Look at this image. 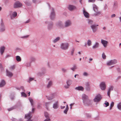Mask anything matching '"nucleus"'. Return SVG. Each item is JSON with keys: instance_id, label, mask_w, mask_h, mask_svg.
Instances as JSON below:
<instances>
[{"instance_id": "nucleus-34", "label": "nucleus", "mask_w": 121, "mask_h": 121, "mask_svg": "<svg viewBox=\"0 0 121 121\" xmlns=\"http://www.w3.org/2000/svg\"><path fill=\"white\" fill-rule=\"evenodd\" d=\"M87 44L89 46L91 45V41L90 40H88L87 41Z\"/></svg>"}, {"instance_id": "nucleus-58", "label": "nucleus", "mask_w": 121, "mask_h": 121, "mask_svg": "<svg viewBox=\"0 0 121 121\" xmlns=\"http://www.w3.org/2000/svg\"><path fill=\"white\" fill-rule=\"evenodd\" d=\"M66 109H69V107L68 105L67 104L66 105Z\"/></svg>"}, {"instance_id": "nucleus-51", "label": "nucleus", "mask_w": 121, "mask_h": 121, "mask_svg": "<svg viewBox=\"0 0 121 121\" xmlns=\"http://www.w3.org/2000/svg\"><path fill=\"white\" fill-rule=\"evenodd\" d=\"M95 0H89V2H95Z\"/></svg>"}, {"instance_id": "nucleus-55", "label": "nucleus", "mask_w": 121, "mask_h": 121, "mask_svg": "<svg viewBox=\"0 0 121 121\" xmlns=\"http://www.w3.org/2000/svg\"><path fill=\"white\" fill-rule=\"evenodd\" d=\"M60 107H61V109H63L65 107V106H60Z\"/></svg>"}, {"instance_id": "nucleus-48", "label": "nucleus", "mask_w": 121, "mask_h": 121, "mask_svg": "<svg viewBox=\"0 0 121 121\" xmlns=\"http://www.w3.org/2000/svg\"><path fill=\"white\" fill-rule=\"evenodd\" d=\"M76 69V66H74L73 68H71V69L73 70L74 71V70Z\"/></svg>"}, {"instance_id": "nucleus-18", "label": "nucleus", "mask_w": 121, "mask_h": 121, "mask_svg": "<svg viewBox=\"0 0 121 121\" xmlns=\"http://www.w3.org/2000/svg\"><path fill=\"white\" fill-rule=\"evenodd\" d=\"M75 89L76 90H80L81 91H83L84 90L83 88L81 86H78V87H76L75 88Z\"/></svg>"}, {"instance_id": "nucleus-6", "label": "nucleus", "mask_w": 121, "mask_h": 121, "mask_svg": "<svg viewBox=\"0 0 121 121\" xmlns=\"http://www.w3.org/2000/svg\"><path fill=\"white\" fill-rule=\"evenodd\" d=\"M100 87L101 89L102 90H105L106 87L105 83L104 82H101L100 85Z\"/></svg>"}, {"instance_id": "nucleus-30", "label": "nucleus", "mask_w": 121, "mask_h": 121, "mask_svg": "<svg viewBox=\"0 0 121 121\" xmlns=\"http://www.w3.org/2000/svg\"><path fill=\"white\" fill-rule=\"evenodd\" d=\"M52 84V82L50 81L49 82L48 84L47 85V87L49 88L51 86Z\"/></svg>"}, {"instance_id": "nucleus-41", "label": "nucleus", "mask_w": 121, "mask_h": 121, "mask_svg": "<svg viewBox=\"0 0 121 121\" xmlns=\"http://www.w3.org/2000/svg\"><path fill=\"white\" fill-rule=\"evenodd\" d=\"M58 25L60 27H61L62 25L61 22H59L58 24Z\"/></svg>"}, {"instance_id": "nucleus-20", "label": "nucleus", "mask_w": 121, "mask_h": 121, "mask_svg": "<svg viewBox=\"0 0 121 121\" xmlns=\"http://www.w3.org/2000/svg\"><path fill=\"white\" fill-rule=\"evenodd\" d=\"M71 24V22L69 20H68L66 22L65 26L66 27H67L70 25Z\"/></svg>"}, {"instance_id": "nucleus-40", "label": "nucleus", "mask_w": 121, "mask_h": 121, "mask_svg": "<svg viewBox=\"0 0 121 121\" xmlns=\"http://www.w3.org/2000/svg\"><path fill=\"white\" fill-rule=\"evenodd\" d=\"M53 97H51V96H50L48 97L47 98V99L48 100H51L53 99Z\"/></svg>"}, {"instance_id": "nucleus-59", "label": "nucleus", "mask_w": 121, "mask_h": 121, "mask_svg": "<svg viewBox=\"0 0 121 121\" xmlns=\"http://www.w3.org/2000/svg\"><path fill=\"white\" fill-rule=\"evenodd\" d=\"M74 104V103L71 104H70V106H72Z\"/></svg>"}, {"instance_id": "nucleus-63", "label": "nucleus", "mask_w": 121, "mask_h": 121, "mask_svg": "<svg viewBox=\"0 0 121 121\" xmlns=\"http://www.w3.org/2000/svg\"><path fill=\"white\" fill-rule=\"evenodd\" d=\"M27 121H32L30 119H29Z\"/></svg>"}, {"instance_id": "nucleus-46", "label": "nucleus", "mask_w": 121, "mask_h": 121, "mask_svg": "<svg viewBox=\"0 0 121 121\" xmlns=\"http://www.w3.org/2000/svg\"><path fill=\"white\" fill-rule=\"evenodd\" d=\"M74 48H73V49H72V50H71V55H73L74 52Z\"/></svg>"}, {"instance_id": "nucleus-16", "label": "nucleus", "mask_w": 121, "mask_h": 121, "mask_svg": "<svg viewBox=\"0 0 121 121\" xmlns=\"http://www.w3.org/2000/svg\"><path fill=\"white\" fill-rule=\"evenodd\" d=\"M31 112H30L29 114H26L25 115V118L28 119H30L31 117Z\"/></svg>"}, {"instance_id": "nucleus-36", "label": "nucleus", "mask_w": 121, "mask_h": 121, "mask_svg": "<svg viewBox=\"0 0 121 121\" xmlns=\"http://www.w3.org/2000/svg\"><path fill=\"white\" fill-rule=\"evenodd\" d=\"M114 105V103L112 102L111 105H110V109H111L113 107Z\"/></svg>"}, {"instance_id": "nucleus-1", "label": "nucleus", "mask_w": 121, "mask_h": 121, "mask_svg": "<svg viewBox=\"0 0 121 121\" xmlns=\"http://www.w3.org/2000/svg\"><path fill=\"white\" fill-rule=\"evenodd\" d=\"M82 99L83 103L85 105H89L91 104V100L88 99L87 96L85 94H83L82 95Z\"/></svg>"}, {"instance_id": "nucleus-14", "label": "nucleus", "mask_w": 121, "mask_h": 121, "mask_svg": "<svg viewBox=\"0 0 121 121\" xmlns=\"http://www.w3.org/2000/svg\"><path fill=\"white\" fill-rule=\"evenodd\" d=\"M44 115L45 117L47 118L45 119L44 121H48L50 120V119L49 118V115L48 113L47 112H45L44 113Z\"/></svg>"}, {"instance_id": "nucleus-2", "label": "nucleus", "mask_w": 121, "mask_h": 121, "mask_svg": "<svg viewBox=\"0 0 121 121\" xmlns=\"http://www.w3.org/2000/svg\"><path fill=\"white\" fill-rule=\"evenodd\" d=\"M117 62V60H116L114 59L108 61L107 62V65L108 66L111 65L116 64Z\"/></svg>"}, {"instance_id": "nucleus-61", "label": "nucleus", "mask_w": 121, "mask_h": 121, "mask_svg": "<svg viewBox=\"0 0 121 121\" xmlns=\"http://www.w3.org/2000/svg\"><path fill=\"white\" fill-rule=\"evenodd\" d=\"M106 29V28L105 27H104L103 28V29L104 30H105Z\"/></svg>"}, {"instance_id": "nucleus-23", "label": "nucleus", "mask_w": 121, "mask_h": 121, "mask_svg": "<svg viewBox=\"0 0 121 121\" xmlns=\"http://www.w3.org/2000/svg\"><path fill=\"white\" fill-rule=\"evenodd\" d=\"M5 84V81L4 80H2L0 83V87H2Z\"/></svg>"}, {"instance_id": "nucleus-4", "label": "nucleus", "mask_w": 121, "mask_h": 121, "mask_svg": "<svg viewBox=\"0 0 121 121\" xmlns=\"http://www.w3.org/2000/svg\"><path fill=\"white\" fill-rule=\"evenodd\" d=\"M102 98L101 95L99 94L96 95L94 99V101L95 102H98L100 101Z\"/></svg>"}, {"instance_id": "nucleus-15", "label": "nucleus", "mask_w": 121, "mask_h": 121, "mask_svg": "<svg viewBox=\"0 0 121 121\" xmlns=\"http://www.w3.org/2000/svg\"><path fill=\"white\" fill-rule=\"evenodd\" d=\"M6 71L7 72L6 74L7 76L10 77H12L13 75V74L12 73L9 71L8 70H7Z\"/></svg>"}, {"instance_id": "nucleus-26", "label": "nucleus", "mask_w": 121, "mask_h": 121, "mask_svg": "<svg viewBox=\"0 0 121 121\" xmlns=\"http://www.w3.org/2000/svg\"><path fill=\"white\" fill-rule=\"evenodd\" d=\"M29 99L31 105L33 106L34 104V101H33V99L30 98H29Z\"/></svg>"}, {"instance_id": "nucleus-45", "label": "nucleus", "mask_w": 121, "mask_h": 121, "mask_svg": "<svg viewBox=\"0 0 121 121\" xmlns=\"http://www.w3.org/2000/svg\"><path fill=\"white\" fill-rule=\"evenodd\" d=\"M90 84L89 82H87L86 84V85L87 88H88L89 87Z\"/></svg>"}, {"instance_id": "nucleus-56", "label": "nucleus", "mask_w": 121, "mask_h": 121, "mask_svg": "<svg viewBox=\"0 0 121 121\" xmlns=\"http://www.w3.org/2000/svg\"><path fill=\"white\" fill-rule=\"evenodd\" d=\"M116 15L115 14H113L111 16V17H114Z\"/></svg>"}, {"instance_id": "nucleus-8", "label": "nucleus", "mask_w": 121, "mask_h": 121, "mask_svg": "<svg viewBox=\"0 0 121 121\" xmlns=\"http://www.w3.org/2000/svg\"><path fill=\"white\" fill-rule=\"evenodd\" d=\"M98 25H92L91 26V27L92 29L93 32H95L97 30V28L96 26H98Z\"/></svg>"}, {"instance_id": "nucleus-35", "label": "nucleus", "mask_w": 121, "mask_h": 121, "mask_svg": "<svg viewBox=\"0 0 121 121\" xmlns=\"http://www.w3.org/2000/svg\"><path fill=\"white\" fill-rule=\"evenodd\" d=\"M21 95L22 96L26 97V94L24 92H22L21 93Z\"/></svg>"}, {"instance_id": "nucleus-32", "label": "nucleus", "mask_w": 121, "mask_h": 121, "mask_svg": "<svg viewBox=\"0 0 121 121\" xmlns=\"http://www.w3.org/2000/svg\"><path fill=\"white\" fill-rule=\"evenodd\" d=\"M15 108L14 107H12L10 108H9L8 109V110L9 111H10L12 110Z\"/></svg>"}, {"instance_id": "nucleus-44", "label": "nucleus", "mask_w": 121, "mask_h": 121, "mask_svg": "<svg viewBox=\"0 0 121 121\" xmlns=\"http://www.w3.org/2000/svg\"><path fill=\"white\" fill-rule=\"evenodd\" d=\"M104 104L106 105V107L108 106L109 105V103L108 102H105L104 103Z\"/></svg>"}, {"instance_id": "nucleus-47", "label": "nucleus", "mask_w": 121, "mask_h": 121, "mask_svg": "<svg viewBox=\"0 0 121 121\" xmlns=\"http://www.w3.org/2000/svg\"><path fill=\"white\" fill-rule=\"evenodd\" d=\"M62 71L64 72H65L67 70L65 68H63L62 69Z\"/></svg>"}, {"instance_id": "nucleus-60", "label": "nucleus", "mask_w": 121, "mask_h": 121, "mask_svg": "<svg viewBox=\"0 0 121 121\" xmlns=\"http://www.w3.org/2000/svg\"><path fill=\"white\" fill-rule=\"evenodd\" d=\"M2 67V65L1 64H0V68H1Z\"/></svg>"}, {"instance_id": "nucleus-53", "label": "nucleus", "mask_w": 121, "mask_h": 121, "mask_svg": "<svg viewBox=\"0 0 121 121\" xmlns=\"http://www.w3.org/2000/svg\"><path fill=\"white\" fill-rule=\"evenodd\" d=\"M83 75L85 76H86L88 75V74L87 73L85 72L84 73Z\"/></svg>"}, {"instance_id": "nucleus-38", "label": "nucleus", "mask_w": 121, "mask_h": 121, "mask_svg": "<svg viewBox=\"0 0 121 121\" xmlns=\"http://www.w3.org/2000/svg\"><path fill=\"white\" fill-rule=\"evenodd\" d=\"M15 68V66L14 65L11 66L10 68V69L11 70H13Z\"/></svg>"}, {"instance_id": "nucleus-28", "label": "nucleus", "mask_w": 121, "mask_h": 121, "mask_svg": "<svg viewBox=\"0 0 121 121\" xmlns=\"http://www.w3.org/2000/svg\"><path fill=\"white\" fill-rule=\"evenodd\" d=\"M98 46L99 43H96L95 45L93 46V48H95L98 47Z\"/></svg>"}, {"instance_id": "nucleus-11", "label": "nucleus", "mask_w": 121, "mask_h": 121, "mask_svg": "<svg viewBox=\"0 0 121 121\" xmlns=\"http://www.w3.org/2000/svg\"><path fill=\"white\" fill-rule=\"evenodd\" d=\"M68 9L70 11H72L76 9V7L73 5H69L68 7Z\"/></svg>"}, {"instance_id": "nucleus-24", "label": "nucleus", "mask_w": 121, "mask_h": 121, "mask_svg": "<svg viewBox=\"0 0 121 121\" xmlns=\"http://www.w3.org/2000/svg\"><path fill=\"white\" fill-rule=\"evenodd\" d=\"M16 59L17 60L18 62L20 61L21 60L20 57L19 56H16Z\"/></svg>"}, {"instance_id": "nucleus-64", "label": "nucleus", "mask_w": 121, "mask_h": 121, "mask_svg": "<svg viewBox=\"0 0 121 121\" xmlns=\"http://www.w3.org/2000/svg\"><path fill=\"white\" fill-rule=\"evenodd\" d=\"M119 18L120 19V21L121 22V17H120Z\"/></svg>"}, {"instance_id": "nucleus-3", "label": "nucleus", "mask_w": 121, "mask_h": 121, "mask_svg": "<svg viewBox=\"0 0 121 121\" xmlns=\"http://www.w3.org/2000/svg\"><path fill=\"white\" fill-rule=\"evenodd\" d=\"M69 47V44L68 43H63L62 44L61 48L64 50L67 49Z\"/></svg>"}, {"instance_id": "nucleus-21", "label": "nucleus", "mask_w": 121, "mask_h": 121, "mask_svg": "<svg viewBox=\"0 0 121 121\" xmlns=\"http://www.w3.org/2000/svg\"><path fill=\"white\" fill-rule=\"evenodd\" d=\"M53 108L55 109H56L58 108V105L57 102H56L53 104Z\"/></svg>"}, {"instance_id": "nucleus-49", "label": "nucleus", "mask_w": 121, "mask_h": 121, "mask_svg": "<svg viewBox=\"0 0 121 121\" xmlns=\"http://www.w3.org/2000/svg\"><path fill=\"white\" fill-rule=\"evenodd\" d=\"M52 24L49 25L48 27V29H50L52 27Z\"/></svg>"}, {"instance_id": "nucleus-52", "label": "nucleus", "mask_w": 121, "mask_h": 121, "mask_svg": "<svg viewBox=\"0 0 121 121\" xmlns=\"http://www.w3.org/2000/svg\"><path fill=\"white\" fill-rule=\"evenodd\" d=\"M34 79L33 78H30L29 81V82H31Z\"/></svg>"}, {"instance_id": "nucleus-17", "label": "nucleus", "mask_w": 121, "mask_h": 121, "mask_svg": "<svg viewBox=\"0 0 121 121\" xmlns=\"http://www.w3.org/2000/svg\"><path fill=\"white\" fill-rule=\"evenodd\" d=\"M17 13L16 12H14L12 13V15H10L11 19H12L13 17H16L17 16Z\"/></svg>"}, {"instance_id": "nucleus-29", "label": "nucleus", "mask_w": 121, "mask_h": 121, "mask_svg": "<svg viewBox=\"0 0 121 121\" xmlns=\"http://www.w3.org/2000/svg\"><path fill=\"white\" fill-rule=\"evenodd\" d=\"M45 105L46 108L47 110H48V107L50 105V104L48 103H46L45 104Z\"/></svg>"}, {"instance_id": "nucleus-43", "label": "nucleus", "mask_w": 121, "mask_h": 121, "mask_svg": "<svg viewBox=\"0 0 121 121\" xmlns=\"http://www.w3.org/2000/svg\"><path fill=\"white\" fill-rule=\"evenodd\" d=\"M93 21L90 20H89L88 21V23L90 24H91L93 23Z\"/></svg>"}, {"instance_id": "nucleus-42", "label": "nucleus", "mask_w": 121, "mask_h": 121, "mask_svg": "<svg viewBox=\"0 0 121 121\" xmlns=\"http://www.w3.org/2000/svg\"><path fill=\"white\" fill-rule=\"evenodd\" d=\"M56 94H54V93H53V94H52L50 95V96L51 97H53V98H54L55 97V96L56 95Z\"/></svg>"}, {"instance_id": "nucleus-25", "label": "nucleus", "mask_w": 121, "mask_h": 121, "mask_svg": "<svg viewBox=\"0 0 121 121\" xmlns=\"http://www.w3.org/2000/svg\"><path fill=\"white\" fill-rule=\"evenodd\" d=\"M1 26L2 27V28L0 29V31L3 32L5 30V29L4 28V26H3V24H1Z\"/></svg>"}, {"instance_id": "nucleus-5", "label": "nucleus", "mask_w": 121, "mask_h": 121, "mask_svg": "<svg viewBox=\"0 0 121 121\" xmlns=\"http://www.w3.org/2000/svg\"><path fill=\"white\" fill-rule=\"evenodd\" d=\"M22 6V4L19 1L16 2L14 5V8L20 7Z\"/></svg>"}, {"instance_id": "nucleus-31", "label": "nucleus", "mask_w": 121, "mask_h": 121, "mask_svg": "<svg viewBox=\"0 0 121 121\" xmlns=\"http://www.w3.org/2000/svg\"><path fill=\"white\" fill-rule=\"evenodd\" d=\"M60 39L59 37H57L53 40V42L54 43H55L58 41Z\"/></svg>"}, {"instance_id": "nucleus-37", "label": "nucleus", "mask_w": 121, "mask_h": 121, "mask_svg": "<svg viewBox=\"0 0 121 121\" xmlns=\"http://www.w3.org/2000/svg\"><path fill=\"white\" fill-rule=\"evenodd\" d=\"M117 4L116 3H115L113 5V8L114 9L117 8Z\"/></svg>"}, {"instance_id": "nucleus-57", "label": "nucleus", "mask_w": 121, "mask_h": 121, "mask_svg": "<svg viewBox=\"0 0 121 121\" xmlns=\"http://www.w3.org/2000/svg\"><path fill=\"white\" fill-rule=\"evenodd\" d=\"M33 1L34 3H35L37 2V0H33Z\"/></svg>"}, {"instance_id": "nucleus-22", "label": "nucleus", "mask_w": 121, "mask_h": 121, "mask_svg": "<svg viewBox=\"0 0 121 121\" xmlns=\"http://www.w3.org/2000/svg\"><path fill=\"white\" fill-rule=\"evenodd\" d=\"M5 49L4 47H1L0 49V53L2 55L4 52Z\"/></svg>"}, {"instance_id": "nucleus-7", "label": "nucleus", "mask_w": 121, "mask_h": 121, "mask_svg": "<svg viewBox=\"0 0 121 121\" xmlns=\"http://www.w3.org/2000/svg\"><path fill=\"white\" fill-rule=\"evenodd\" d=\"M93 9L94 11L97 13L96 14H94V15L95 16H96L98 14H100V12H97L98 8L96 5H93Z\"/></svg>"}, {"instance_id": "nucleus-13", "label": "nucleus", "mask_w": 121, "mask_h": 121, "mask_svg": "<svg viewBox=\"0 0 121 121\" xmlns=\"http://www.w3.org/2000/svg\"><path fill=\"white\" fill-rule=\"evenodd\" d=\"M113 86H110L108 89V95L110 97V91L113 90Z\"/></svg>"}, {"instance_id": "nucleus-39", "label": "nucleus", "mask_w": 121, "mask_h": 121, "mask_svg": "<svg viewBox=\"0 0 121 121\" xmlns=\"http://www.w3.org/2000/svg\"><path fill=\"white\" fill-rule=\"evenodd\" d=\"M53 97H51V96H50L48 97L47 98V99L48 100H51L53 99Z\"/></svg>"}, {"instance_id": "nucleus-12", "label": "nucleus", "mask_w": 121, "mask_h": 121, "mask_svg": "<svg viewBox=\"0 0 121 121\" xmlns=\"http://www.w3.org/2000/svg\"><path fill=\"white\" fill-rule=\"evenodd\" d=\"M54 11V9H53L52 8V11L51 16V18L52 19H53L55 17V13Z\"/></svg>"}, {"instance_id": "nucleus-54", "label": "nucleus", "mask_w": 121, "mask_h": 121, "mask_svg": "<svg viewBox=\"0 0 121 121\" xmlns=\"http://www.w3.org/2000/svg\"><path fill=\"white\" fill-rule=\"evenodd\" d=\"M30 21V19H29L28 20H27V21H26L25 22V23H29V22Z\"/></svg>"}, {"instance_id": "nucleus-62", "label": "nucleus", "mask_w": 121, "mask_h": 121, "mask_svg": "<svg viewBox=\"0 0 121 121\" xmlns=\"http://www.w3.org/2000/svg\"><path fill=\"white\" fill-rule=\"evenodd\" d=\"M21 88L22 89H24V87L23 86H21Z\"/></svg>"}, {"instance_id": "nucleus-50", "label": "nucleus", "mask_w": 121, "mask_h": 121, "mask_svg": "<svg viewBox=\"0 0 121 121\" xmlns=\"http://www.w3.org/2000/svg\"><path fill=\"white\" fill-rule=\"evenodd\" d=\"M68 110V109H66L64 111V113H65V114H66Z\"/></svg>"}, {"instance_id": "nucleus-9", "label": "nucleus", "mask_w": 121, "mask_h": 121, "mask_svg": "<svg viewBox=\"0 0 121 121\" xmlns=\"http://www.w3.org/2000/svg\"><path fill=\"white\" fill-rule=\"evenodd\" d=\"M101 42L104 47H107V44L108 43L107 41L102 39L101 40Z\"/></svg>"}, {"instance_id": "nucleus-27", "label": "nucleus", "mask_w": 121, "mask_h": 121, "mask_svg": "<svg viewBox=\"0 0 121 121\" xmlns=\"http://www.w3.org/2000/svg\"><path fill=\"white\" fill-rule=\"evenodd\" d=\"M117 107L119 110H121V102L117 104Z\"/></svg>"}, {"instance_id": "nucleus-19", "label": "nucleus", "mask_w": 121, "mask_h": 121, "mask_svg": "<svg viewBox=\"0 0 121 121\" xmlns=\"http://www.w3.org/2000/svg\"><path fill=\"white\" fill-rule=\"evenodd\" d=\"M83 13L86 17L88 18L89 16V13L84 10H83Z\"/></svg>"}, {"instance_id": "nucleus-33", "label": "nucleus", "mask_w": 121, "mask_h": 121, "mask_svg": "<svg viewBox=\"0 0 121 121\" xmlns=\"http://www.w3.org/2000/svg\"><path fill=\"white\" fill-rule=\"evenodd\" d=\"M102 57L103 59H106V56L104 53H103L102 55Z\"/></svg>"}, {"instance_id": "nucleus-10", "label": "nucleus", "mask_w": 121, "mask_h": 121, "mask_svg": "<svg viewBox=\"0 0 121 121\" xmlns=\"http://www.w3.org/2000/svg\"><path fill=\"white\" fill-rule=\"evenodd\" d=\"M71 81L69 80H68L67 82V85H66L65 86V88H68L70 85L71 84Z\"/></svg>"}]
</instances>
